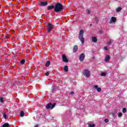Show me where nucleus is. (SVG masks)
I'll use <instances>...</instances> for the list:
<instances>
[{
    "instance_id": "21",
    "label": "nucleus",
    "mask_w": 127,
    "mask_h": 127,
    "mask_svg": "<svg viewBox=\"0 0 127 127\" xmlns=\"http://www.w3.org/2000/svg\"><path fill=\"white\" fill-rule=\"evenodd\" d=\"M20 63H21V65H23V64H24V63H25V60H24V59L20 61Z\"/></svg>"
},
{
    "instance_id": "15",
    "label": "nucleus",
    "mask_w": 127,
    "mask_h": 127,
    "mask_svg": "<svg viewBox=\"0 0 127 127\" xmlns=\"http://www.w3.org/2000/svg\"><path fill=\"white\" fill-rule=\"evenodd\" d=\"M51 64V63L50 62V61H47V62L46 63V67H49V66H50V64Z\"/></svg>"
},
{
    "instance_id": "34",
    "label": "nucleus",
    "mask_w": 127,
    "mask_h": 127,
    "mask_svg": "<svg viewBox=\"0 0 127 127\" xmlns=\"http://www.w3.org/2000/svg\"><path fill=\"white\" fill-rule=\"evenodd\" d=\"M70 95H74V92L71 91V92H70Z\"/></svg>"
},
{
    "instance_id": "37",
    "label": "nucleus",
    "mask_w": 127,
    "mask_h": 127,
    "mask_svg": "<svg viewBox=\"0 0 127 127\" xmlns=\"http://www.w3.org/2000/svg\"><path fill=\"white\" fill-rule=\"evenodd\" d=\"M39 127L38 125L35 126V127Z\"/></svg>"
},
{
    "instance_id": "26",
    "label": "nucleus",
    "mask_w": 127,
    "mask_h": 127,
    "mask_svg": "<svg viewBox=\"0 0 127 127\" xmlns=\"http://www.w3.org/2000/svg\"><path fill=\"white\" fill-rule=\"evenodd\" d=\"M86 12H87V14H90L91 13V11L89 9H87Z\"/></svg>"
},
{
    "instance_id": "27",
    "label": "nucleus",
    "mask_w": 127,
    "mask_h": 127,
    "mask_svg": "<svg viewBox=\"0 0 127 127\" xmlns=\"http://www.w3.org/2000/svg\"><path fill=\"white\" fill-rule=\"evenodd\" d=\"M0 102L1 103H3V98L2 97H0Z\"/></svg>"
},
{
    "instance_id": "6",
    "label": "nucleus",
    "mask_w": 127,
    "mask_h": 127,
    "mask_svg": "<svg viewBox=\"0 0 127 127\" xmlns=\"http://www.w3.org/2000/svg\"><path fill=\"white\" fill-rule=\"evenodd\" d=\"M62 60L63 62H64L65 63H68L69 62V60L67 58V57L65 54L62 55Z\"/></svg>"
},
{
    "instance_id": "9",
    "label": "nucleus",
    "mask_w": 127,
    "mask_h": 127,
    "mask_svg": "<svg viewBox=\"0 0 127 127\" xmlns=\"http://www.w3.org/2000/svg\"><path fill=\"white\" fill-rule=\"evenodd\" d=\"M117 21V18L116 17H112L110 19V23H116Z\"/></svg>"
},
{
    "instance_id": "19",
    "label": "nucleus",
    "mask_w": 127,
    "mask_h": 127,
    "mask_svg": "<svg viewBox=\"0 0 127 127\" xmlns=\"http://www.w3.org/2000/svg\"><path fill=\"white\" fill-rule=\"evenodd\" d=\"M121 10H122V8H121L120 7L117 8V9H116V11L117 12H120V11H121Z\"/></svg>"
},
{
    "instance_id": "10",
    "label": "nucleus",
    "mask_w": 127,
    "mask_h": 127,
    "mask_svg": "<svg viewBox=\"0 0 127 127\" xmlns=\"http://www.w3.org/2000/svg\"><path fill=\"white\" fill-rule=\"evenodd\" d=\"M111 58V56L109 55H106L105 59V62H109L110 59Z\"/></svg>"
},
{
    "instance_id": "12",
    "label": "nucleus",
    "mask_w": 127,
    "mask_h": 127,
    "mask_svg": "<svg viewBox=\"0 0 127 127\" xmlns=\"http://www.w3.org/2000/svg\"><path fill=\"white\" fill-rule=\"evenodd\" d=\"M94 88H95V89H97V92H101L102 91V88L98 87V85H93Z\"/></svg>"
},
{
    "instance_id": "13",
    "label": "nucleus",
    "mask_w": 127,
    "mask_h": 127,
    "mask_svg": "<svg viewBox=\"0 0 127 127\" xmlns=\"http://www.w3.org/2000/svg\"><path fill=\"white\" fill-rule=\"evenodd\" d=\"M55 8V5H53V4H52V5H50V6H49L48 7H47V9L48 10H51V9H54Z\"/></svg>"
},
{
    "instance_id": "28",
    "label": "nucleus",
    "mask_w": 127,
    "mask_h": 127,
    "mask_svg": "<svg viewBox=\"0 0 127 127\" xmlns=\"http://www.w3.org/2000/svg\"><path fill=\"white\" fill-rule=\"evenodd\" d=\"M104 122H105V123H109V119H105L104 120Z\"/></svg>"
},
{
    "instance_id": "36",
    "label": "nucleus",
    "mask_w": 127,
    "mask_h": 127,
    "mask_svg": "<svg viewBox=\"0 0 127 127\" xmlns=\"http://www.w3.org/2000/svg\"><path fill=\"white\" fill-rule=\"evenodd\" d=\"M52 89H53V91H54V90L55 89V88L54 87H53Z\"/></svg>"
},
{
    "instance_id": "4",
    "label": "nucleus",
    "mask_w": 127,
    "mask_h": 127,
    "mask_svg": "<svg viewBox=\"0 0 127 127\" xmlns=\"http://www.w3.org/2000/svg\"><path fill=\"white\" fill-rule=\"evenodd\" d=\"M82 74L86 77V78H89L90 76V71L88 69H84L82 71Z\"/></svg>"
},
{
    "instance_id": "18",
    "label": "nucleus",
    "mask_w": 127,
    "mask_h": 127,
    "mask_svg": "<svg viewBox=\"0 0 127 127\" xmlns=\"http://www.w3.org/2000/svg\"><path fill=\"white\" fill-rule=\"evenodd\" d=\"M20 117H21L22 118L23 117H24V112L21 111L20 112Z\"/></svg>"
},
{
    "instance_id": "14",
    "label": "nucleus",
    "mask_w": 127,
    "mask_h": 127,
    "mask_svg": "<svg viewBox=\"0 0 127 127\" xmlns=\"http://www.w3.org/2000/svg\"><path fill=\"white\" fill-rule=\"evenodd\" d=\"M92 40L95 43H97V42L98 41V39L95 37H92Z\"/></svg>"
},
{
    "instance_id": "30",
    "label": "nucleus",
    "mask_w": 127,
    "mask_h": 127,
    "mask_svg": "<svg viewBox=\"0 0 127 127\" xmlns=\"http://www.w3.org/2000/svg\"><path fill=\"white\" fill-rule=\"evenodd\" d=\"M49 72H47L45 73L46 76H49Z\"/></svg>"
},
{
    "instance_id": "3",
    "label": "nucleus",
    "mask_w": 127,
    "mask_h": 127,
    "mask_svg": "<svg viewBox=\"0 0 127 127\" xmlns=\"http://www.w3.org/2000/svg\"><path fill=\"white\" fill-rule=\"evenodd\" d=\"M55 106H56V103L52 104L51 102H50L46 105V109H47V110H49V109H51V110H52V109H54V108H55Z\"/></svg>"
},
{
    "instance_id": "33",
    "label": "nucleus",
    "mask_w": 127,
    "mask_h": 127,
    "mask_svg": "<svg viewBox=\"0 0 127 127\" xmlns=\"http://www.w3.org/2000/svg\"><path fill=\"white\" fill-rule=\"evenodd\" d=\"M99 33H100V34L103 33V31H102V30H99Z\"/></svg>"
},
{
    "instance_id": "16",
    "label": "nucleus",
    "mask_w": 127,
    "mask_h": 127,
    "mask_svg": "<svg viewBox=\"0 0 127 127\" xmlns=\"http://www.w3.org/2000/svg\"><path fill=\"white\" fill-rule=\"evenodd\" d=\"M2 127H10V126L9 124L7 123L4 124L2 126Z\"/></svg>"
},
{
    "instance_id": "25",
    "label": "nucleus",
    "mask_w": 127,
    "mask_h": 127,
    "mask_svg": "<svg viewBox=\"0 0 127 127\" xmlns=\"http://www.w3.org/2000/svg\"><path fill=\"white\" fill-rule=\"evenodd\" d=\"M123 113H127V108H124L123 109Z\"/></svg>"
},
{
    "instance_id": "2",
    "label": "nucleus",
    "mask_w": 127,
    "mask_h": 127,
    "mask_svg": "<svg viewBox=\"0 0 127 127\" xmlns=\"http://www.w3.org/2000/svg\"><path fill=\"white\" fill-rule=\"evenodd\" d=\"M78 38L79 40H80L82 44H84L85 42V39L84 38V31L83 30H81L79 31Z\"/></svg>"
},
{
    "instance_id": "38",
    "label": "nucleus",
    "mask_w": 127,
    "mask_h": 127,
    "mask_svg": "<svg viewBox=\"0 0 127 127\" xmlns=\"http://www.w3.org/2000/svg\"><path fill=\"white\" fill-rule=\"evenodd\" d=\"M90 26H93V24H91L90 25Z\"/></svg>"
},
{
    "instance_id": "20",
    "label": "nucleus",
    "mask_w": 127,
    "mask_h": 127,
    "mask_svg": "<svg viewBox=\"0 0 127 127\" xmlns=\"http://www.w3.org/2000/svg\"><path fill=\"white\" fill-rule=\"evenodd\" d=\"M95 20L96 23H99V18H98V17L96 16V17H95Z\"/></svg>"
},
{
    "instance_id": "23",
    "label": "nucleus",
    "mask_w": 127,
    "mask_h": 127,
    "mask_svg": "<svg viewBox=\"0 0 127 127\" xmlns=\"http://www.w3.org/2000/svg\"><path fill=\"white\" fill-rule=\"evenodd\" d=\"M95 124H88V127H95Z\"/></svg>"
},
{
    "instance_id": "17",
    "label": "nucleus",
    "mask_w": 127,
    "mask_h": 127,
    "mask_svg": "<svg viewBox=\"0 0 127 127\" xmlns=\"http://www.w3.org/2000/svg\"><path fill=\"white\" fill-rule=\"evenodd\" d=\"M64 72H68V66L65 65L64 68Z\"/></svg>"
},
{
    "instance_id": "22",
    "label": "nucleus",
    "mask_w": 127,
    "mask_h": 127,
    "mask_svg": "<svg viewBox=\"0 0 127 127\" xmlns=\"http://www.w3.org/2000/svg\"><path fill=\"white\" fill-rule=\"evenodd\" d=\"M106 75H107V73H106V72H103L101 73V75L103 77H105V76H106Z\"/></svg>"
},
{
    "instance_id": "11",
    "label": "nucleus",
    "mask_w": 127,
    "mask_h": 127,
    "mask_svg": "<svg viewBox=\"0 0 127 127\" xmlns=\"http://www.w3.org/2000/svg\"><path fill=\"white\" fill-rule=\"evenodd\" d=\"M78 51V46L74 45L73 48V53H76Z\"/></svg>"
},
{
    "instance_id": "5",
    "label": "nucleus",
    "mask_w": 127,
    "mask_h": 127,
    "mask_svg": "<svg viewBox=\"0 0 127 127\" xmlns=\"http://www.w3.org/2000/svg\"><path fill=\"white\" fill-rule=\"evenodd\" d=\"M46 26L48 28L47 29L48 33H50V32H51V30L54 28V25L51 24L50 23H48Z\"/></svg>"
},
{
    "instance_id": "29",
    "label": "nucleus",
    "mask_w": 127,
    "mask_h": 127,
    "mask_svg": "<svg viewBox=\"0 0 127 127\" xmlns=\"http://www.w3.org/2000/svg\"><path fill=\"white\" fill-rule=\"evenodd\" d=\"M3 117L4 119H6L7 117H6V114H5V113L3 114Z\"/></svg>"
},
{
    "instance_id": "35",
    "label": "nucleus",
    "mask_w": 127,
    "mask_h": 127,
    "mask_svg": "<svg viewBox=\"0 0 127 127\" xmlns=\"http://www.w3.org/2000/svg\"><path fill=\"white\" fill-rule=\"evenodd\" d=\"M5 38H6V39H8V37L7 36H5Z\"/></svg>"
},
{
    "instance_id": "24",
    "label": "nucleus",
    "mask_w": 127,
    "mask_h": 127,
    "mask_svg": "<svg viewBox=\"0 0 127 127\" xmlns=\"http://www.w3.org/2000/svg\"><path fill=\"white\" fill-rule=\"evenodd\" d=\"M118 117H119V118H122V117H123V113L120 112L118 113Z\"/></svg>"
},
{
    "instance_id": "1",
    "label": "nucleus",
    "mask_w": 127,
    "mask_h": 127,
    "mask_svg": "<svg viewBox=\"0 0 127 127\" xmlns=\"http://www.w3.org/2000/svg\"><path fill=\"white\" fill-rule=\"evenodd\" d=\"M64 9L63 5L60 2L57 3L55 5V8L54 9V11L56 12H59Z\"/></svg>"
},
{
    "instance_id": "32",
    "label": "nucleus",
    "mask_w": 127,
    "mask_h": 127,
    "mask_svg": "<svg viewBox=\"0 0 127 127\" xmlns=\"http://www.w3.org/2000/svg\"><path fill=\"white\" fill-rule=\"evenodd\" d=\"M104 50L107 51V50H108V48H107L106 47H104Z\"/></svg>"
},
{
    "instance_id": "7",
    "label": "nucleus",
    "mask_w": 127,
    "mask_h": 127,
    "mask_svg": "<svg viewBox=\"0 0 127 127\" xmlns=\"http://www.w3.org/2000/svg\"><path fill=\"white\" fill-rule=\"evenodd\" d=\"M48 4V1H41L39 3V5L40 6H45L46 5H47V4Z\"/></svg>"
},
{
    "instance_id": "31",
    "label": "nucleus",
    "mask_w": 127,
    "mask_h": 127,
    "mask_svg": "<svg viewBox=\"0 0 127 127\" xmlns=\"http://www.w3.org/2000/svg\"><path fill=\"white\" fill-rule=\"evenodd\" d=\"M112 43V41H109V42H108V43H107V44L108 45H111V44Z\"/></svg>"
},
{
    "instance_id": "8",
    "label": "nucleus",
    "mask_w": 127,
    "mask_h": 127,
    "mask_svg": "<svg viewBox=\"0 0 127 127\" xmlns=\"http://www.w3.org/2000/svg\"><path fill=\"white\" fill-rule=\"evenodd\" d=\"M78 58L81 62L84 61V59H85V54H81Z\"/></svg>"
}]
</instances>
